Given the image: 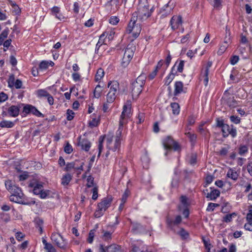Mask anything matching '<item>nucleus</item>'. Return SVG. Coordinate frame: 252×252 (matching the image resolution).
Masks as SVG:
<instances>
[{
	"label": "nucleus",
	"mask_w": 252,
	"mask_h": 252,
	"mask_svg": "<svg viewBox=\"0 0 252 252\" xmlns=\"http://www.w3.org/2000/svg\"><path fill=\"white\" fill-rule=\"evenodd\" d=\"M123 140L122 131L118 128L115 136L112 133L106 136V147L108 151L116 152L120 149L121 141Z\"/></svg>",
	"instance_id": "nucleus-1"
},
{
	"label": "nucleus",
	"mask_w": 252,
	"mask_h": 252,
	"mask_svg": "<svg viewBox=\"0 0 252 252\" xmlns=\"http://www.w3.org/2000/svg\"><path fill=\"white\" fill-rule=\"evenodd\" d=\"M154 11V6L150 8L148 0H139L137 11L135 12L137 13V18L143 21L150 17Z\"/></svg>",
	"instance_id": "nucleus-2"
},
{
	"label": "nucleus",
	"mask_w": 252,
	"mask_h": 252,
	"mask_svg": "<svg viewBox=\"0 0 252 252\" xmlns=\"http://www.w3.org/2000/svg\"><path fill=\"white\" fill-rule=\"evenodd\" d=\"M5 185L6 189L11 193L9 196V199L11 201L15 203H23L21 202V197L24 196V194L22 192L21 189L12 184V181L10 180L6 181Z\"/></svg>",
	"instance_id": "nucleus-3"
},
{
	"label": "nucleus",
	"mask_w": 252,
	"mask_h": 252,
	"mask_svg": "<svg viewBox=\"0 0 252 252\" xmlns=\"http://www.w3.org/2000/svg\"><path fill=\"white\" fill-rule=\"evenodd\" d=\"M146 79L145 74H141L131 83V93L133 97H137L142 92Z\"/></svg>",
	"instance_id": "nucleus-4"
},
{
	"label": "nucleus",
	"mask_w": 252,
	"mask_h": 252,
	"mask_svg": "<svg viewBox=\"0 0 252 252\" xmlns=\"http://www.w3.org/2000/svg\"><path fill=\"white\" fill-rule=\"evenodd\" d=\"M162 144L164 149L167 150H170L173 149L176 151L179 150L180 149L178 143L175 141L170 136H168L163 139Z\"/></svg>",
	"instance_id": "nucleus-5"
},
{
	"label": "nucleus",
	"mask_w": 252,
	"mask_h": 252,
	"mask_svg": "<svg viewBox=\"0 0 252 252\" xmlns=\"http://www.w3.org/2000/svg\"><path fill=\"white\" fill-rule=\"evenodd\" d=\"M51 239L59 248L62 249L66 248L67 242L60 234L53 233L51 236Z\"/></svg>",
	"instance_id": "nucleus-6"
},
{
	"label": "nucleus",
	"mask_w": 252,
	"mask_h": 252,
	"mask_svg": "<svg viewBox=\"0 0 252 252\" xmlns=\"http://www.w3.org/2000/svg\"><path fill=\"white\" fill-rule=\"evenodd\" d=\"M83 162H80L78 160H75L71 162H68L66 164L64 170L66 171H70L71 169H74L79 171L78 174H80L81 172L83 170Z\"/></svg>",
	"instance_id": "nucleus-7"
},
{
	"label": "nucleus",
	"mask_w": 252,
	"mask_h": 252,
	"mask_svg": "<svg viewBox=\"0 0 252 252\" xmlns=\"http://www.w3.org/2000/svg\"><path fill=\"white\" fill-rule=\"evenodd\" d=\"M222 136L226 138L230 135L232 137L234 138L237 135V129L232 125H225L221 129Z\"/></svg>",
	"instance_id": "nucleus-8"
},
{
	"label": "nucleus",
	"mask_w": 252,
	"mask_h": 252,
	"mask_svg": "<svg viewBox=\"0 0 252 252\" xmlns=\"http://www.w3.org/2000/svg\"><path fill=\"white\" fill-rule=\"evenodd\" d=\"M171 3V1L170 0L160 9L159 14H160L161 18H164L169 15L173 9L175 5L173 3Z\"/></svg>",
	"instance_id": "nucleus-9"
},
{
	"label": "nucleus",
	"mask_w": 252,
	"mask_h": 252,
	"mask_svg": "<svg viewBox=\"0 0 252 252\" xmlns=\"http://www.w3.org/2000/svg\"><path fill=\"white\" fill-rule=\"evenodd\" d=\"M130 108H127L126 105H124L123 107V110L120 116L119 121V126L118 128H121V131H123V126L125 124V119L126 117L129 116L130 114Z\"/></svg>",
	"instance_id": "nucleus-10"
},
{
	"label": "nucleus",
	"mask_w": 252,
	"mask_h": 252,
	"mask_svg": "<svg viewBox=\"0 0 252 252\" xmlns=\"http://www.w3.org/2000/svg\"><path fill=\"white\" fill-rule=\"evenodd\" d=\"M183 23L182 17L180 15H174L170 20V25L172 30L175 31L178 29Z\"/></svg>",
	"instance_id": "nucleus-11"
},
{
	"label": "nucleus",
	"mask_w": 252,
	"mask_h": 252,
	"mask_svg": "<svg viewBox=\"0 0 252 252\" xmlns=\"http://www.w3.org/2000/svg\"><path fill=\"white\" fill-rule=\"evenodd\" d=\"M21 105H11L8 108L3 107L7 112L8 115L12 117H16L19 115Z\"/></svg>",
	"instance_id": "nucleus-12"
},
{
	"label": "nucleus",
	"mask_w": 252,
	"mask_h": 252,
	"mask_svg": "<svg viewBox=\"0 0 252 252\" xmlns=\"http://www.w3.org/2000/svg\"><path fill=\"white\" fill-rule=\"evenodd\" d=\"M112 201V198L111 197H107L104 198L100 202L98 203L97 207L102 208L105 211L110 206Z\"/></svg>",
	"instance_id": "nucleus-13"
},
{
	"label": "nucleus",
	"mask_w": 252,
	"mask_h": 252,
	"mask_svg": "<svg viewBox=\"0 0 252 252\" xmlns=\"http://www.w3.org/2000/svg\"><path fill=\"white\" fill-rule=\"evenodd\" d=\"M29 187L33 188V192L34 194L38 195L41 193V190L43 189V186L42 184L37 183L36 181L31 182L29 183Z\"/></svg>",
	"instance_id": "nucleus-14"
},
{
	"label": "nucleus",
	"mask_w": 252,
	"mask_h": 252,
	"mask_svg": "<svg viewBox=\"0 0 252 252\" xmlns=\"http://www.w3.org/2000/svg\"><path fill=\"white\" fill-rule=\"evenodd\" d=\"M137 20V12H134L132 15V17L126 29V32L127 33H130L132 32Z\"/></svg>",
	"instance_id": "nucleus-15"
},
{
	"label": "nucleus",
	"mask_w": 252,
	"mask_h": 252,
	"mask_svg": "<svg viewBox=\"0 0 252 252\" xmlns=\"http://www.w3.org/2000/svg\"><path fill=\"white\" fill-rule=\"evenodd\" d=\"M135 50V47L133 46V44H128L125 50L124 56L126 57L127 58H128L131 60L133 56Z\"/></svg>",
	"instance_id": "nucleus-16"
},
{
	"label": "nucleus",
	"mask_w": 252,
	"mask_h": 252,
	"mask_svg": "<svg viewBox=\"0 0 252 252\" xmlns=\"http://www.w3.org/2000/svg\"><path fill=\"white\" fill-rule=\"evenodd\" d=\"M239 176V173L237 172L235 168L229 167L226 177L233 181H237Z\"/></svg>",
	"instance_id": "nucleus-17"
},
{
	"label": "nucleus",
	"mask_w": 252,
	"mask_h": 252,
	"mask_svg": "<svg viewBox=\"0 0 252 252\" xmlns=\"http://www.w3.org/2000/svg\"><path fill=\"white\" fill-rule=\"evenodd\" d=\"M108 88L110 89L109 92L117 94L119 89V83L117 81H110L108 84Z\"/></svg>",
	"instance_id": "nucleus-18"
},
{
	"label": "nucleus",
	"mask_w": 252,
	"mask_h": 252,
	"mask_svg": "<svg viewBox=\"0 0 252 252\" xmlns=\"http://www.w3.org/2000/svg\"><path fill=\"white\" fill-rule=\"evenodd\" d=\"M78 146H80L81 149L86 152L89 151L91 146V142L86 139L80 140L78 142Z\"/></svg>",
	"instance_id": "nucleus-19"
},
{
	"label": "nucleus",
	"mask_w": 252,
	"mask_h": 252,
	"mask_svg": "<svg viewBox=\"0 0 252 252\" xmlns=\"http://www.w3.org/2000/svg\"><path fill=\"white\" fill-rule=\"evenodd\" d=\"M177 63L178 61L176 62L172 68L170 73L166 77L164 83L165 85H169L174 78L175 75L177 72L176 71L174 72V67L177 64Z\"/></svg>",
	"instance_id": "nucleus-20"
},
{
	"label": "nucleus",
	"mask_w": 252,
	"mask_h": 252,
	"mask_svg": "<svg viewBox=\"0 0 252 252\" xmlns=\"http://www.w3.org/2000/svg\"><path fill=\"white\" fill-rule=\"evenodd\" d=\"M220 195V191L218 189H214L207 194L206 197L210 200H215Z\"/></svg>",
	"instance_id": "nucleus-21"
},
{
	"label": "nucleus",
	"mask_w": 252,
	"mask_h": 252,
	"mask_svg": "<svg viewBox=\"0 0 252 252\" xmlns=\"http://www.w3.org/2000/svg\"><path fill=\"white\" fill-rule=\"evenodd\" d=\"M182 92H183V83L181 81L176 82L175 83L174 95H177Z\"/></svg>",
	"instance_id": "nucleus-22"
},
{
	"label": "nucleus",
	"mask_w": 252,
	"mask_h": 252,
	"mask_svg": "<svg viewBox=\"0 0 252 252\" xmlns=\"http://www.w3.org/2000/svg\"><path fill=\"white\" fill-rule=\"evenodd\" d=\"M54 65V63L52 61H43L39 64V69L41 70H45L48 68L49 66H52Z\"/></svg>",
	"instance_id": "nucleus-23"
},
{
	"label": "nucleus",
	"mask_w": 252,
	"mask_h": 252,
	"mask_svg": "<svg viewBox=\"0 0 252 252\" xmlns=\"http://www.w3.org/2000/svg\"><path fill=\"white\" fill-rule=\"evenodd\" d=\"M14 125V122L10 121L3 120L0 122V127L1 128H12Z\"/></svg>",
	"instance_id": "nucleus-24"
},
{
	"label": "nucleus",
	"mask_w": 252,
	"mask_h": 252,
	"mask_svg": "<svg viewBox=\"0 0 252 252\" xmlns=\"http://www.w3.org/2000/svg\"><path fill=\"white\" fill-rule=\"evenodd\" d=\"M71 179L72 176L69 173L66 174L62 178V184L63 186H66L68 185Z\"/></svg>",
	"instance_id": "nucleus-25"
},
{
	"label": "nucleus",
	"mask_w": 252,
	"mask_h": 252,
	"mask_svg": "<svg viewBox=\"0 0 252 252\" xmlns=\"http://www.w3.org/2000/svg\"><path fill=\"white\" fill-rule=\"evenodd\" d=\"M182 221V218L181 216L180 215H178L176 217L175 219L174 220H171L168 218L167 219V222L168 225H171L172 224L174 225H177L179 224Z\"/></svg>",
	"instance_id": "nucleus-26"
},
{
	"label": "nucleus",
	"mask_w": 252,
	"mask_h": 252,
	"mask_svg": "<svg viewBox=\"0 0 252 252\" xmlns=\"http://www.w3.org/2000/svg\"><path fill=\"white\" fill-rule=\"evenodd\" d=\"M170 106L172 108V113L175 115H178L180 111V108L179 104L176 102H173L171 103Z\"/></svg>",
	"instance_id": "nucleus-27"
},
{
	"label": "nucleus",
	"mask_w": 252,
	"mask_h": 252,
	"mask_svg": "<svg viewBox=\"0 0 252 252\" xmlns=\"http://www.w3.org/2000/svg\"><path fill=\"white\" fill-rule=\"evenodd\" d=\"M102 233H103V235L101 238L104 241H109L112 239V233L108 231H105L104 230H102Z\"/></svg>",
	"instance_id": "nucleus-28"
},
{
	"label": "nucleus",
	"mask_w": 252,
	"mask_h": 252,
	"mask_svg": "<svg viewBox=\"0 0 252 252\" xmlns=\"http://www.w3.org/2000/svg\"><path fill=\"white\" fill-rule=\"evenodd\" d=\"M9 29L6 28L0 34V45H1L4 39L7 37L9 33Z\"/></svg>",
	"instance_id": "nucleus-29"
},
{
	"label": "nucleus",
	"mask_w": 252,
	"mask_h": 252,
	"mask_svg": "<svg viewBox=\"0 0 252 252\" xmlns=\"http://www.w3.org/2000/svg\"><path fill=\"white\" fill-rule=\"evenodd\" d=\"M102 91V87H101L99 85H97L94 91V97L97 98L100 97L101 95Z\"/></svg>",
	"instance_id": "nucleus-30"
},
{
	"label": "nucleus",
	"mask_w": 252,
	"mask_h": 252,
	"mask_svg": "<svg viewBox=\"0 0 252 252\" xmlns=\"http://www.w3.org/2000/svg\"><path fill=\"white\" fill-rule=\"evenodd\" d=\"M105 135H101L99 137L98 139V157H99L101 154V151L103 149V143L104 140V138L105 137Z\"/></svg>",
	"instance_id": "nucleus-31"
},
{
	"label": "nucleus",
	"mask_w": 252,
	"mask_h": 252,
	"mask_svg": "<svg viewBox=\"0 0 252 252\" xmlns=\"http://www.w3.org/2000/svg\"><path fill=\"white\" fill-rule=\"evenodd\" d=\"M104 75V71L101 68H99L97 69L96 73L95 76V80L96 81H99L102 78Z\"/></svg>",
	"instance_id": "nucleus-32"
},
{
	"label": "nucleus",
	"mask_w": 252,
	"mask_h": 252,
	"mask_svg": "<svg viewBox=\"0 0 252 252\" xmlns=\"http://www.w3.org/2000/svg\"><path fill=\"white\" fill-rule=\"evenodd\" d=\"M117 94L109 92L106 95L107 102L111 103L114 101L116 99Z\"/></svg>",
	"instance_id": "nucleus-33"
},
{
	"label": "nucleus",
	"mask_w": 252,
	"mask_h": 252,
	"mask_svg": "<svg viewBox=\"0 0 252 252\" xmlns=\"http://www.w3.org/2000/svg\"><path fill=\"white\" fill-rule=\"evenodd\" d=\"M227 105L231 108L236 107L238 105L237 101L234 99V97L229 98L227 101Z\"/></svg>",
	"instance_id": "nucleus-34"
},
{
	"label": "nucleus",
	"mask_w": 252,
	"mask_h": 252,
	"mask_svg": "<svg viewBox=\"0 0 252 252\" xmlns=\"http://www.w3.org/2000/svg\"><path fill=\"white\" fill-rule=\"evenodd\" d=\"M236 214L235 213H232L231 214H228L226 215L223 218V221L225 222H229L232 221V218L236 217Z\"/></svg>",
	"instance_id": "nucleus-35"
},
{
	"label": "nucleus",
	"mask_w": 252,
	"mask_h": 252,
	"mask_svg": "<svg viewBox=\"0 0 252 252\" xmlns=\"http://www.w3.org/2000/svg\"><path fill=\"white\" fill-rule=\"evenodd\" d=\"M141 27L138 25V24H135L134 28H133V30L132 31V35L135 38H137L141 32Z\"/></svg>",
	"instance_id": "nucleus-36"
},
{
	"label": "nucleus",
	"mask_w": 252,
	"mask_h": 252,
	"mask_svg": "<svg viewBox=\"0 0 252 252\" xmlns=\"http://www.w3.org/2000/svg\"><path fill=\"white\" fill-rule=\"evenodd\" d=\"M15 81L14 75L12 74H10L7 81L8 87L12 88L14 87V84Z\"/></svg>",
	"instance_id": "nucleus-37"
},
{
	"label": "nucleus",
	"mask_w": 252,
	"mask_h": 252,
	"mask_svg": "<svg viewBox=\"0 0 252 252\" xmlns=\"http://www.w3.org/2000/svg\"><path fill=\"white\" fill-rule=\"evenodd\" d=\"M37 94L38 97H47L48 95H49V93L45 90L40 89L37 91Z\"/></svg>",
	"instance_id": "nucleus-38"
},
{
	"label": "nucleus",
	"mask_w": 252,
	"mask_h": 252,
	"mask_svg": "<svg viewBox=\"0 0 252 252\" xmlns=\"http://www.w3.org/2000/svg\"><path fill=\"white\" fill-rule=\"evenodd\" d=\"M33 115L37 116V117H44V115L41 113L35 107H34V106H32V111H31V113Z\"/></svg>",
	"instance_id": "nucleus-39"
},
{
	"label": "nucleus",
	"mask_w": 252,
	"mask_h": 252,
	"mask_svg": "<svg viewBox=\"0 0 252 252\" xmlns=\"http://www.w3.org/2000/svg\"><path fill=\"white\" fill-rule=\"evenodd\" d=\"M248 152V147L246 145H241L239 148V154L242 156Z\"/></svg>",
	"instance_id": "nucleus-40"
},
{
	"label": "nucleus",
	"mask_w": 252,
	"mask_h": 252,
	"mask_svg": "<svg viewBox=\"0 0 252 252\" xmlns=\"http://www.w3.org/2000/svg\"><path fill=\"white\" fill-rule=\"evenodd\" d=\"M105 211L103 210L102 208H99L97 207V209L95 211L94 213V216L95 218H98L103 216L104 213Z\"/></svg>",
	"instance_id": "nucleus-41"
},
{
	"label": "nucleus",
	"mask_w": 252,
	"mask_h": 252,
	"mask_svg": "<svg viewBox=\"0 0 252 252\" xmlns=\"http://www.w3.org/2000/svg\"><path fill=\"white\" fill-rule=\"evenodd\" d=\"M32 106V105L31 104H26L23 107V113L26 115L30 114L31 113Z\"/></svg>",
	"instance_id": "nucleus-42"
},
{
	"label": "nucleus",
	"mask_w": 252,
	"mask_h": 252,
	"mask_svg": "<svg viewBox=\"0 0 252 252\" xmlns=\"http://www.w3.org/2000/svg\"><path fill=\"white\" fill-rule=\"evenodd\" d=\"M87 187L88 188H91L93 187L94 185V178L91 175H89L88 176L87 179Z\"/></svg>",
	"instance_id": "nucleus-43"
},
{
	"label": "nucleus",
	"mask_w": 252,
	"mask_h": 252,
	"mask_svg": "<svg viewBox=\"0 0 252 252\" xmlns=\"http://www.w3.org/2000/svg\"><path fill=\"white\" fill-rule=\"evenodd\" d=\"M197 162V155L196 154H192L190 157L189 163L191 165H194Z\"/></svg>",
	"instance_id": "nucleus-44"
},
{
	"label": "nucleus",
	"mask_w": 252,
	"mask_h": 252,
	"mask_svg": "<svg viewBox=\"0 0 252 252\" xmlns=\"http://www.w3.org/2000/svg\"><path fill=\"white\" fill-rule=\"evenodd\" d=\"M229 118L231 122L235 124H239L241 122V119L238 116L232 115Z\"/></svg>",
	"instance_id": "nucleus-45"
},
{
	"label": "nucleus",
	"mask_w": 252,
	"mask_h": 252,
	"mask_svg": "<svg viewBox=\"0 0 252 252\" xmlns=\"http://www.w3.org/2000/svg\"><path fill=\"white\" fill-rule=\"evenodd\" d=\"M229 149L230 147L228 145L226 147L222 148L219 152V155L222 157L225 156L227 154Z\"/></svg>",
	"instance_id": "nucleus-46"
},
{
	"label": "nucleus",
	"mask_w": 252,
	"mask_h": 252,
	"mask_svg": "<svg viewBox=\"0 0 252 252\" xmlns=\"http://www.w3.org/2000/svg\"><path fill=\"white\" fill-rule=\"evenodd\" d=\"M106 37H107L109 40H111L113 39L115 32L114 30H111L109 31L105 32Z\"/></svg>",
	"instance_id": "nucleus-47"
},
{
	"label": "nucleus",
	"mask_w": 252,
	"mask_h": 252,
	"mask_svg": "<svg viewBox=\"0 0 252 252\" xmlns=\"http://www.w3.org/2000/svg\"><path fill=\"white\" fill-rule=\"evenodd\" d=\"M219 206V205L217 203H209L208 205L206 211L208 212L213 211L215 208Z\"/></svg>",
	"instance_id": "nucleus-48"
},
{
	"label": "nucleus",
	"mask_w": 252,
	"mask_h": 252,
	"mask_svg": "<svg viewBox=\"0 0 252 252\" xmlns=\"http://www.w3.org/2000/svg\"><path fill=\"white\" fill-rule=\"evenodd\" d=\"M74 117V112L70 109H68L66 112V119L68 121H71Z\"/></svg>",
	"instance_id": "nucleus-49"
},
{
	"label": "nucleus",
	"mask_w": 252,
	"mask_h": 252,
	"mask_svg": "<svg viewBox=\"0 0 252 252\" xmlns=\"http://www.w3.org/2000/svg\"><path fill=\"white\" fill-rule=\"evenodd\" d=\"M227 47V45L226 42H225L224 44L220 45L219 49L218 51V54L219 55H222L224 52V51L226 49Z\"/></svg>",
	"instance_id": "nucleus-50"
},
{
	"label": "nucleus",
	"mask_w": 252,
	"mask_h": 252,
	"mask_svg": "<svg viewBox=\"0 0 252 252\" xmlns=\"http://www.w3.org/2000/svg\"><path fill=\"white\" fill-rule=\"evenodd\" d=\"M21 202H23V203H19V204H23V205H33L35 204V202L34 200L32 201H27V200L25 199V196L24 197H21Z\"/></svg>",
	"instance_id": "nucleus-51"
},
{
	"label": "nucleus",
	"mask_w": 252,
	"mask_h": 252,
	"mask_svg": "<svg viewBox=\"0 0 252 252\" xmlns=\"http://www.w3.org/2000/svg\"><path fill=\"white\" fill-rule=\"evenodd\" d=\"M180 201L185 208H188L189 203L188 202V198L186 196H181Z\"/></svg>",
	"instance_id": "nucleus-52"
},
{
	"label": "nucleus",
	"mask_w": 252,
	"mask_h": 252,
	"mask_svg": "<svg viewBox=\"0 0 252 252\" xmlns=\"http://www.w3.org/2000/svg\"><path fill=\"white\" fill-rule=\"evenodd\" d=\"M209 2L213 4L215 8H219L221 3V0H208Z\"/></svg>",
	"instance_id": "nucleus-53"
},
{
	"label": "nucleus",
	"mask_w": 252,
	"mask_h": 252,
	"mask_svg": "<svg viewBox=\"0 0 252 252\" xmlns=\"http://www.w3.org/2000/svg\"><path fill=\"white\" fill-rule=\"evenodd\" d=\"M92 191L93 192L92 199L95 200L98 197V188L96 186L94 187Z\"/></svg>",
	"instance_id": "nucleus-54"
},
{
	"label": "nucleus",
	"mask_w": 252,
	"mask_h": 252,
	"mask_svg": "<svg viewBox=\"0 0 252 252\" xmlns=\"http://www.w3.org/2000/svg\"><path fill=\"white\" fill-rule=\"evenodd\" d=\"M130 61H131L130 59H129L128 58H127L126 57L124 56L123 58L122 59V63H121V64L123 67H126L129 63Z\"/></svg>",
	"instance_id": "nucleus-55"
},
{
	"label": "nucleus",
	"mask_w": 252,
	"mask_h": 252,
	"mask_svg": "<svg viewBox=\"0 0 252 252\" xmlns=\"http://www.w3.org/2000/svg\"><path fill=\"white\" fill-rule=\"evenodd\" d=\"M108 248L110 250V252H118L119 251L118 246L116 244L108 246Z\"/></svg>",
	"instance_id": "nucleus-56"
},
{
	"label": "nucleus",
	"mask_w": 252,
	"mask_h": 252,
	"mask_svg": "<svg viewBox=\"0 0 252 252\" xmlns=\"http://www.w3.org/2000/svg\"><path fill=\"white\" fill-rule=\"evenodd\" d=\"M184 63L185 62L184 61L181 60L180 61L178 65H177V71L180 72L182 73L183 71L184 66Z\"/></svg>",
	"instance_id": "nucleus-57"
},
{
	"label": "nucleus",
	"mask_w": 252,
	"mask_h": 252,
	"mask_svg": "<svg viewBox=\"0 0 252 252\" xmlns=\"http://www.w3.org/2000/svg\"><path fill=\"white\" fill-rule=\"evenodd\" d=\"M14 87L17 89L23 88L22 81L20 79H16L14 84Z\"/></svg>",
	"instance_id": "nucleus-58"
},
{
	"label": "nucleus",
	"mask_w": 252,
	"mask_h": 252,
	"mask_svg": "<svg viewBox=\"0 0 252 252\" xmlns=\"http://www.w3.org/2000/svg\"><path fill=\"white\" fill-rule=\"evenodd\" d=\"M109 23L112 25H116L119 22V19L116 16L111 17L109 20Z\"/></svg>",
	"instance_id": "nucleus-59"
},
{
	"label": "nucleus",
	"mask_w": 252,
	"mask_h": 252,
	"mask_svg": "<svg viewBox=\"0 0 252 252\" xmlns=\"http://www.w3.org/2000/svg\"><path fill=\"white\" fill-rule=\"evenodd\" d=\"M44 249L47 251V252H57L55 248L50 243L44 247Z\"/></svg>",
	"instance_id": "nucleus-60"
},
{
	"label": "nucleus",
	"mask_w": 252,
	"mask_h": 252,
	"mask_svg": "<svg viewBox=\"0 0 252 252\" xmlns=\"http://www.w3.org/2000/svg\"><path fill=\"white\" fill-rule=\"evenodd\" d=\"M73 151L72 147L68 143L66 144L64 148V151L67 154H70Z\"/></svg>",
	"instance_id": "nucleus-61"
},
{
	"label": "nucleus",
	"mask_w": 252,
	"mask_h": 252,
	"mask_svg": "<svg viewBox=\"0 0 252 252\" xmlns=\"http://www.w3.org/2000/svg\"><path fill=\"white\" fill-rule=\"evenodd\" d=\"M34 222L36 228L43 226V221L40 218H36L34 220Z\"/></svg>",
	"instance_id": "nucleus-62"
},
{
	"label": "nucleus",
	"mask_w": 252,
	"mask_h": 252,
	"mask_svg": "<svg viewBox=\"0 0 252 252\" xmlns=\"http://www.w3.org/2000/svg\"><path fill=\"white\" fill-rule=\"evenodd\" d=\"M99 252H110L108 246H104L102 244L99 245Z\"/></svg>",
	"instance_id": "nucleus-63"
},
{
	"label": "nucleus",
	"mask_w": 252,
	"mask_h": 252,
	"mask_svg": "<svg viewBox=\"0 0 252 252\" xmlns=\"http://www.w3.org/2000/svg\"><path fill=\"white\" fill-rule=\"evenodd\" d=\"M246 219L248 221H252V206H251V208L249 210Z\"/></svg>",
	"instance_id": "nucleus-64"
}]
</instances>
